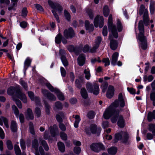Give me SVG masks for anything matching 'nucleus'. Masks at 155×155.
<instances>
[{
  "label": "nucleus",
  "instance_id": "59",
  "mask_svg": "<svg viewBox=\"0 0 155 155\" xmlns=\"http://www.w3.org/2000/svg\"><path fill=\"white\" fill-rule=\"evenodd\" d=\"M27 10L26 8H24L22 11L21 15L23 16H25L27 14Z\"/></svg>",
  "mask_w": 155,
  "mask_h": 155
},
{
  "label": "nucleus",
  "instance_id": "11",
  "mask_svg": "<svg viewBox=\"0 0 155 155\" xmlns=\"http://www.w3.org/2000/svg\"><path fill=\"white\" fill-rule=\"evenodd\" d=\"M39 152L41 155H45V153L42 149V147L45 150L48 151L49 150L48 146L45 141L43 140L39 141Z\"/></svg>",
  "mask_w": 155,
  "mask_h": 155
},
{
  "label": "nucleus",
  "instance_id": "18",
  "mask_svg": "<svg viewBox=\"0 0 155 155\" xmlns=\"http://www.w3.org/2000/svg\"><path fill=\"white\" fill-rule=\"evenodd\" d=\"M114 88L112 85H109L108 88L106 95L107 97L109 98H111L114 94Z\"/></svg>",
  "mask_w": 155,
  "mask_h": 155
},
{
  "label": "nucleus",
  "instance_id": "55",
  "mask_svg": "<svg viewBox=\"0 0 155 155\" xmlns=\"http://www.w3.org/2000/svg\"><path fill=\"white\" fill-rule=\"evenodd\" d=\"M90 47L88 45H85L83 48V51L84 52H87L89 51Z\"/></svg>",
  "mask_w": 155,
  "mask_h": 155
},
{
  "label": "nucleus",
  "instance_id": "62",
  "mask_svg": "<svg viewBox=\"0 0 155 155\" xmlns=\"http://www.w3.org/2000/svg\"><path fill=\"white\" fill-rule=\"evenodd\" d=\"M75 84L76 86L77 87L80 88L81 87V82L79 80H76L75 81Z\"/></svg>",
  "mask_w": 155,
  "mask_h": 155
},
{
  "label": "nucleus",
  "instance_id": "10",
  "mask_svg": "<svg viewBox=\"0 0 155 155\" xmlns=\"http://www.w3.org/2000/svg\"><path fill=\"white\" fill-rule=\"evenodd\" d=\"M104 19L102 16L97 15L94 20V24L95 27L99 26L102 28L104 24Z\"/></svg>",
  "mask_w": 155,
  "mask_h": 155
},
{
  "label": "nucleus",
  "instance_id": "57",
  "mask_svg": "<svg viewBox=\"0 0 155 155\" xmlns=\"http://www.w3.org/2000/svg\"><path fill=\"white\" fill-rule=\"evenodd\" d=\"M103 34L104 36H106L107 34V26H104L103 28Z\"/></svg>",
  "mask_w": 155,
  "mask_h": 155
},
{
  "label": "nucleus",
  "instance_id": "7",
  "mask_svg": "<svg viewBox=\"0 0 155 155\" xmlns=\"http://www.w3.org/2000/svg\"><path fill=\"white\" fill-rule=\"evenodd\" d=\"M46 85L51 91L54 92L59 100L63 101L64 99V95L58 89L54 88L50 83H47L46 84Z\"/></svg>",
  "mask_w": 155,
  "mask_h": 155
},
{
  "label": "nucleus",
  "instance_id": "14",
  "mask_svg": "<svg viewBox=\"0 0 155 155\" xmlns=\"http://www.w3.org/2000/svg\"><path fill=\"white\" fill-rule=\"evenodd\" d=\"M101 37H97L94 43L92 48L91 49L90 51L92 53L94 52L96 49L98 47L101 42Z\"/></svg>",
  "mask_w": 155,
  "mask_h": 155
},
{
  "label": "nucleus",
  "instance_id": "32",
  "mask_svg": "<svg viewBox=\"0 0 155 155\" xmlns=\"http://www.w3.org/2000/svg\"><path fill=\"white\" fill-rule=\"evenodd\" d=\"M117 124L119 127L121 128L123 127L124 126V124L123 117L122 116H119V120L117 122Z\"/></svg>",
  "mask_w": 155,
  "mask_h": 155
},
{
  "label": "nucleus",
  "instance_id": "1",
  "mask_svg": "<svg viewBox=\"0 0 155 155\" xmlns=\"http://www.w3.org/2000/svg\"><path fill=\"white\" fill-rule=\"evenodd\" d=\"M125 99L123 96L122 94L120 93L118 95V99L116 100L107 108L106 109L104 112L103 116L104 118L107 119L111 116V121L113 123L116 122L117 118L119 117V111L116 110V108L120 106L123 107L125 105Z\"/></svg>",
  "mask_w": 155,
  "mask_h": 155
},
{
  "label": "nucleus",
  "instance_id": "30",
  "mask_svg": "<svg viewBox=\"0 0 155 155\" xmlns=\"http://www.w3.org/2000/svg\"><path fill=\"white\" fill-rule=\"evenodd\" d=\"M28 94L31 100L35 101L36 103L38 102V98L37 97H35L34 93L33 92L31 91H28Z\"/></svg>",
  "mask_w": 155,
  "mask_h": 155
},
{
  "label": "nucleus",
  "instance_id": "12",
  "mask_svg": "<svg viewBox=\"0 0 155 155\" xmlns=\"http://www.w3.org/2000/svg\"><path fill=\"white\" fill-rule=\"evenodd\" d=\"M151 87V90L150 93V96H155V80H154L150 85H148L146 87V91L149 92L150 90Z\"/></svg>",
  "mask_w": 155,
  "mask_h": 155
},
{
  "label": "nucleus",
  "instance_id": "3",
  "mask_svg": "<svg viewBox=\"0 0 155 155\" xmlns=\"http://www.w3.org/2000/svg\"><path fill=\"white\" fill-rule=\"evenodd\" d=\"M138 27L139 33L137 37V38L139 46L142 49H145L147 48V43L146 38L143 35L144 26L142 21H139Z\"/></svg>",
  "mask_w": 155,
  "mask_h": 155
},
{
  "label": "nucleus",
  "instance_id": "39",
  "mask_svg": "<svg viewBox=\"0 0 155 155\" xmlns=\"http://www.w3.org/2000/svg\"><path fill=\"white\" fill-rule=\"evenodd\" d=\"M12 108L15 116L18 117L19 114V112L18 109L15 105H13L12 106Z\"/></svg>",
  "mask_w": 155,
  "mask_h": 155
},
{
  "label": "nucleus",
  "instance_id": "41",
  "mask_svg": "<svg viewBox=\"0 0 155 155\" xmlns=\"http://www.w3.org/2000/svg\"><path fill=\"white\" fill-rule=\"evenodd\" d=\"M54 108L58 109H61L62 108V105L59 101H57L55 103Z\"/></svg>",
  "mask_w": 155,
  "mask_h": 155
},
{
  "label": "nucleus",
  "instance_id": "26",
  "mask_svg": "<svg viewBox=\"0 0 155 155\" xmlns=\"http://www.w3.org/2000/svg\"><path fill=\"white\" fill-rule=\"evenodd\" d=\"M143 13L144 22L146 25H147L148 24H146V23H148L149 22V20L148 19V14L147 10V9H145L144 11H143Z\"/></svg>",
  "mask_w": 155,
  "mask_h": 155
},
{
  "label": "nucleus",
  "instance_id": "6",
  "mask_svg": "<svg viewBox=\"0 0 155 155\" xmlns=\"http://www.w3.org/2000/svg\"><path fill=\"white\" fill-rule=\"evenodd\" d=\"M86 88L88 91L94 94L97 95L99 93V88L98 84L95 83L92 85L90 83H87L86 84Z\"/></svg>",
  "mask_w": 155,
  "mask_h": 155
},
{
  "label": "nucleus",
  "instance_id": "34",
  "mask_svg": "<svg viewBox=\"0 0 155 155\" xmlns=\"http://www.w3.org/2000/svg\"><path fill=\"white\" fill-rule=\"evenodd\" d=\"M31 60L29 58H27L25 60L24 64V69L26 70L30 66L31 63Z\"/></svg>",
  "mask_w": 155,
  "mask_h": 155
},
{
  "label": "nucleus",
  "instance_id": "51",
  "mask_svg": "<svg viewBox=\"0 0 155 155\" xmlns=\"http://www.w3.org/2000/svg\"><path fill=\"white\" fill-rule=\"evenodd\" d=\"M95 115V114L94 112L92 111L89 112L87 114V117L90 119L93 118L94 117Z\"/></svg>",
  "mask_w": 155,
  "mask_h": 155
},
{
  "label": "nucleus",
  "instance_id": "20",
  "mask_svg": "<svg viewBox=\"0 0 155 155\" xmlns=\"http://www.w3.org/2000/svg\"><path fill=\"white\" fill-rule=\"evenodd\" d=\"M85 27L86 29L89 32H91L94 30V26L93 24H90L88 21L86 20L85 21Z\"/></svg>",
  "mask_w": 155,
  "mask_h": 155
},
{
  "label": "nucleus",
  "instance_id": "50",
  "mask_svg": "<svg viewBox=\"0 0 155 155\" xmlns=\"http://www.w3.org/2000/svg\"><path fill=\"white\" fill-rule=\"evenodd\" d=\"M87 13L90 18L91 19H92L93 18L94 15L93 11L91 10H88L87 11Z\"/></svg>",
  "mask_w": 155,
  "mask_h": 155
},
{
  "label": "nucleus",
  "instance_id": "58",
  "mask_svg": "<svg viewBox=\"0 0 155 155\" xmlns=\"http://www.w3.org/2000/svg\"><path fill=\"white\" fill-rule=\"evenodd\" d=\"M60 70L62 76L64 77H65L66 74V71L65 70L63 67H62L61 68Z\"/></svg>",
  "mask_w": 155,
  "mask_h": 155
},
{
  "label": "nucleus",
  "instance_id": "46",
  "mask_svg": "<svg viewBox=\"0 0 155 155\" xmlns=\"http://www.w3.org/2000/svg\"><path fill=\"white\" fill-rule=\"evenodd\" d=\"M60 136L61 139L64 140H66L67 139V136L65 133L61 132L60 134Z\"/></svg>",
  "mask_w": 155,
  "mask_h": 155
},
{
  "label": "nucleus",
  "instance_id": "44",
  "mask_svg": "<svg viewBox=\"0 0 155 155\" xmlns=\"http://www.w3.org/2000/svg\"><path fill=\"white\" fill-rule=\"evenodd\" d=\"M64 13L66 19L67 20L69 21L71 18L70 13L66 10H64Z\"/></svg>",
  "mask_w": 155,
  "mask_h": 155
},
{
  "label": "nucleus",
  "instance_id": "56",
  "mask_svg": "<svg viewBox=\"0 0 155 155\" xmlns=\"http://www.w3.org/2000/svg\"><path fill=\"white\" fill-rule=\"evenodd\" d=\"M103 62L105 63V66L109 65L110 64V60L109 58H104L103 60Z\"/></svg>",
  "mask_w": 155,
  "mask_h": 155
},
{
  "label": "nucleus",
  "instance_id": "31",
  "mask_svg": "<svg viewBox=\"0 0 155 155\" xmlns=\"http://www.w3.org/2000/svg\"><path fill=\"white\" fill-rule=\"evenodd\" d=\"M58 148L59 151L61 152H64L65 150V147L64 143L59 142L57 143Z\"/></svg>",
  "mask_w": 155,
  "mask_h": 155
},
{
  "label": "nucleus",
  "instance_id": "37",
  "mask_svg": "<svg viewBox=\"0 0 155 155\" xmlns=\"http://www.w3.org/2000/svg\"><path fill=\"white\" fill-rule=\"evenodd\" d=\"M81 96L83 98L86 99L87 97V94L85 88H83L81 89Z\"/></svg>",
  "mask_w": 155,
  "mask_h": 155
},
{
  "label": "nucleus",
  "instance_id": "29",
  "mask_svg": "<svg viewBox=\"0 0 155 155\" xmlns=\"http://www.w3.org/2000/svg\"><path fill=\"white\" fill-rule=\"evenodd\" d=\"M148 120L149 121H151L153 119H155V110H153L152 112H149L148 114Z\"/></svg>",
  "mask_w": 155,
  "mask_h": 155
},
{
  "label": "nucleus",
  "instance_id": "45",
  "mask_svg": "<svg viewBox=\"0 0 155 155\" xmlns=\"http://www.w3.org/2000/svg\"><path fill=\"white\" fill-rule=\"evenodd\" d=\"M122 26L120 21H118L117 23V29L118 32L121 31L122 30Z\"/></svg>",
  "mask_w": 155,
  "mask_h": 155
},
{
  "label": "nucleus",
  "instance_id": "9",
  "mask_svg": "<svg viewBox=\"0 0 155 155\" xmlns=\"http://www.w3.org/2000/svg\"><path fill=\"white\" fill-rule=\"evenodd\" d=\"M101 130L100 127L97 128L96 125L93 124L91 125L90 128L87 127L85 129V132L87 134H90L91 132L93 134H95L97 132H100Z\"/></svg>",
  "mask_w": 155,
  "mask_h": 155
},
{
  "label": "nucleus",
  "instance_id": "4",
  "mask_svg": "<svg viewBox=\"0 0 155 155\" xmlns=\"http://www.w3.org/2000/svg\"><path fill=\"white\" fill-rule=\"evenodd\" d=\"M48 2L49 5L52 9L51 10L55 18L57 21L58 23L59 22V18L57 14V12L59 14L61 13L63 10L62 8L59 4L54 3L50 0H48Z\"/></svg>",
  "mask_w": 155,
  "mask_h": 155
},
{
  "label": "nucleus",
  "instance_id": "61",
  "mask_svg": "<svg viewBox=\"0 0 155 155\" xmlns=\"http://www.w3.org/2000/svg\"><path fill=\"white\" fill-rule=\"evenodd\" d=\"M0 137L2 139L5 138V134L2 129L0 127Z\"/></svg>",
  "mask_w": 155,
  "mask_h": 155
},
{
  "label": "nucleus",
  "instance_id": "23",
  "mask_svg": "<svg viewBox=\"0 0 155 155\" xmlns=\"http://www.w3.org/2000/svg\"><path fill=\"white\" fill-rule=\"evenodd\" d=\"M119 54L117 52H115L113 54L112 56L111 64L113 65L116 64V62L117 60Z\"/></svg>",
  "mask_w": 155,
  "mask_h": 155
},
{
  "label": "nucleus",
  "instance_id": "17",
  "mask_svg": "<svg viewBox=\"0 0 155 155\" xmlns=\"http://www.w3.org/2000/svg\"><path fill=\"white\" fill-rule=\"evenodd\" d=\"M16 95L18 98H20L25 103L27 102V101L26 97L25 94L22 93L21 91H17Z\"/></svg>",
  "mask_w": 155,
  "mask_h": 155
},
{
  "label": "nucleus",
  "instance_id": "49",
  "mask_svg": "<svg viewBox=\"0 0 155 155\" xmlns=\"http://www.w3.org/2000/svg\"><path fill=\"white\" fill-rule=\"evenodd\" d=\"M74 151L75 153L78 154L81 152V149L79 147H75L74 148Z\"/></svg>",
  "mask_w": 155,
  "mask_h": 155
},
{
  "label": "nucleus",
  "instance_id": "24",
  "mask_svg": "<svg viewBox=\"0 0 155 155\" xmlns=\"http://www.w3.org/2000/svg\"><path fill=\"white\" fill-rule=\"evenodd\" d=\"M26 117L30 119H33L34 118V116L30 108H28L27 111L25 113Z\"/></svg>",
  "mask_w": 155,
  "mask_h": 155
},
{
  "label": "nucleus",
  "instance_id": "19",
  "mask_svg": "<svg viewBox=\"0 0 155 155\" xmlns=\"http://www.w3.org/2000/svg\"><path fill=\"white\" fill-rule=\"evenodd\" d=\"M61 40L64 44H65L67 43V40L64 38H62L61 35L59 33L55 38V42L56 43L59 44L61 42Z\"/></svg>",
  "mask_w": 155,
  "mask_h": 155
},
{
  "label": "nucleus",
  "instance_id": "2",
  "mask_svg": "<svg viewBox=\"0 0 155 155\" xmlns=\"http://www.w3.org/2000/svg\"><path fill=\"white\" fill-rule=\"evenodd\" d=\"M108 26L110 35L109 37L110 40V48L113 50H115L117 47V43L116 41L113 40L114 38H117L118 36L117 31L115 26L113 23L112 16L110 15L109 16Z\"/></svg>",
  "mask_w": 155,
  "mask_h": 155
},
{
  "label": "nucleus",
  "instance_id": "63",
  "mask_svg": "<svg viewBox=\"0 0 155 155\" xmlns=\"http://www.w3.org/2000/svg\"><path fill=\"white\" fill-rule=\"evenodd\" d=\"M68 49L70 52H73L74 51L75 48L74 46L70 45L68 47Z\"/></svg>",
  "mask_w": 155,
  "mask_h": 155
},
{
  "label": "nucleus",
  "instance_id": "43",
  "mask_svg": "<svg viewBox=\"0 0 155 155\" xmlns=\"http://www.w3.org/2000/svg\"><path fill=\"white\" fill-rule=\"evenodd\" d=\"M84 72L85 74V77L86 78L87 80L89 79L91 77L89 70L85 69L84 70Z\"/></svg>",
  "mask_w": 155,
  "mask_h": 155
},
{
  "label": "nucleus",
  "instance_id": "16",
  "mask_svg": "<svg viewBox=\"0 0 155 155\" xmlns=\"http://www.w3.org/2000/svg\"><path fill=\"white\" fill-rule=\"evenodd\" d=\"M42 92L44 95L46 96L50 100L53 101L56 100V97L54 94L49 92L48 90H43L42 91Z\"/></svg>",
  "mask_w": 155,
  "mask_h": 155
},
{
  "label": "nucleus",
  "instance_id": "53",
  "mask_svg": "<svg viewBox=\"0 0 155 155\" xmlns=\"http://www.w3.org/2000/svg\"><path fill=\"white\" fill-rule=\"evenodd\" d=\"M29 127L30 133L32 134H34L35 132L33 124L30 123L29 124Z\"/></svg>",
  "mask_w": 155,
  "mask_h": 155
},
{
  "label": "nucleus",
  "instance_id": "35",
  "mask_svg": "<svg viewBox=\"0 0 155 155\" xmlns=\"http://www.w3.org/2000/svg\"><path fill=\"white\" fill-rule=\"evenodd\" d=\"M64 114L62 112H60L56 115V119L59 122H61L62 121V118L64 117Z\"/></svg>",
  "mask_w": 155,
  "mask_h": 155
},
{
  "label": "nucleus",
  "instance_id": "42",
  "mask_svg": "<svg viewBox=\"0 0 155 155\" xmlns=\"http://www.w3.org/2000/svg\"><path fill=\"white\" fill-rule=\"evenodd\" d=\"M6 145L8 149L12 150L13 149V146L12 142L9 140H8L6 142Z\"/></svg>",
  "mask_w": 155,
  "mask_h": 155
},
{
  "label": "nucleus",
  "instance_id": "15",
  "mask_svg": "<svg viewBox=\"0 0 155 155\" xmlns=\"http://www.w3.org/2000/svg\"><path fill=\"white\" fill-rule=\"evenodd\" d=\"M59 52L61 56V60L63 65L65 67L67 66L68 63L65 57V51L61 49L60 50Z\"/></svg>",
  "mask_w": 155,
  "mask_h": 155
},
{
  "label": "nucleus",
  "instance_id": "52",
  "mask_svg": "<svg viewBox=\"0 0 155 155\" xmlns=\"http://www.w3.org/2000/svg\"><path fill=\"white\" fill-rule=\"evenodd\" d=\"M20 146L22 149L24 150L26 148L25 143L23 139H21L20 140Z\"/></svg>",
  "mask_w": 155,
  "mask_h": 155
},
{
  "label": "nucleus",
  "instance_id": "64",
  "mask_svg": "<svg viewBox=\"0 0 155 155\" xmlns=\"http://www.w3.org/2000/svg\"><path fill=\"white\" fill-rule=\"evenodd\" d=\"M59 127L60 129L63 131H65L66 130V128L64 124L61 123L59 124Z\"/></svg>",
  "mask_w": 155,
  "mask_h": 155
},
{
  "label": "nucleus",
  "instance_id": "33",
  "mask_svg": "<svg viewBox=\"0 0 155 155\" xmlns=\"http://www.w3.org/2000/svg\"><path fill=\"white\" fill-rule=\"evenodd\" d=\"M148 130L155 136V124H150L148 126Z\"/></svg>",
  "mask_w": 155,
  "mask_h": 155
},
{
  "label": "nucleus",
  "instance_id": "8",
  "mask_svg": "<svg viewBox=\"0 0 155 155\" xmlns=\"http://www.w3.org/2000/svg\"><path fill=\"white\" fill-rule=\"evenodd\" d=\"M91 149L94 152L98 153L104 149V145L101 143H94L90 145Z\"/></svg>",
  "mask_w": 155,
  "mask_h": 155
},
{
  "label": "nucleus",
  "instance_id": "60",
  "mask_svg": "<svg viewBox=\"0 0 155 155\" xmlns=\"http://www.w3.org/2000/svg\"><path fill=\"white\" fill-rule=\"evenodd\" d=\"M146 9L145 8V6L143 5H141L140 6V9L139 10V13L140 15H141L143 12L144 10Z\"/></svg>",
  "mask_w": 155,
  "mask_h": 155
},
{
  "label": "nucleus",
  "instance_id": "47",
  "mask_svg": "<svg viewBox=\"0 0 155 155\" xmlns=\"http://www.w3.org/2000/svg\"><path fill=\"white\" fill-rule=\"evenodd\" d=\"M13 100L15 102L18 108H22V105L20 101L19 100L14 98L13 99Z\"/></svg>",
  "mask_w": 155,
  "mask_h": 155
},
{
  "label": "nucleus",
  "instance_id": "48",
  "mask_svg": "<svg viewBox=\"0 0 155 155\" xmlns=\"http://www.w3.org/2000/svg\"><path fill=\"white\" fill-rule=\"evenodd\" d=\"M108 83H107L103 84L101 87V88L102 89V92H105L106 91V89L108 86Z\"/></svg>",
  "mask_w": 155,
  "mask_h": 155
},
{
  "label": "nucleus",
  "instance_id": "22",
  "mask_svg": "<svg viewBox=\"0 0 155 155\" xmlns=\"http://www.w3.org/2000/svg\"><path fill=\"white\" fill-rule=\"evenodd\" d=\"M85 58L84 55L82 54H80L78 59V64L80 66L83 65L85 63Z\"/></svg>",
  "mask_w": 155,
  "mask_h": 155
},
{
  "label": "nucleus",
  "instance_id": "25",
  "mask_svg": "<svg viewBox=\"0 0 155 155\" xmlns=\"http://www.w3.org/2000/svg\"><path fill=\"white\" fill-rule=\"evenodd\" d=\"M10 128L13 132H16L17 130V125L16 121L13 120L11 122Z\"/></svg>",
  "mask_w": 155,
  "mask_h": 155
},
{
  "label": "nucleus",
  "instance_id": "13",
  "mask_svg": "<svg viewBox=\"0 0 155 155\" xmlns=\"http://www.w3.org/2000/svg\"><path fill=\"white\" fill-rule=\"evenodd\" d=\"M64 35L66 38H71L74 36V33L72 28H70L68 30L66 29L64 31Z\"/></svg>",
  "mask_w": 155,
  "mask_h": 155
},
{
  "label": "nucleus",
  "instance_id": "36",
  "mask_svg": "<svg viewBox=\"0 0 155 155\" xmlns=\"http://www.w3.org/2000/svg\"><path fill=\"white\" fill-rule=\"evenodd\" d=\"M103 14L104 16L107 17L109 13V10L108 6H105L103 8Z\"/></svg>",
  "mask_w": 155,
  "mask_h": 155
},
{
  "label": "nucleus",
  "instance_id": "28",
  "mask_svg": "<svg viewBox=\"0 0 155 155\" xmlns=\"http://www.w3.org/2000/svg\"><path fill=\"white\" fill-rule=\"evenodd\" d=\"M33 148H34L36 151V155H39L38 152V143L37 140L35 139L33 141L32 143Z\"/></svg>",
  "mask_w": 155,
  "mask_h": 155
},
{
  "label": "nucleus",
  "instance_id": "21",
  "mask_svg": "<svg viewBox=\"0 0 155 155\" xmlns=\"http://www.w3.org/2000/svg\"><path fill=\"white\" fill-rule=\"evenodd\" d=\"M49 129L51 136L54 137L56 133L58 132V128L57 126L56 125H54L53 126H50Z\"/></svg>",
  "mask_w": 155,
  "mask_h": 155
},
{
  "label": "nucleus",
  "instance_id": "27",
  "mask_svg": "<svg viewBox=\"0 0 155 155\" xmlns=\"http://www.w3.org/2000/svg\"><path fill=\"white\" fill-rule=\"evenodd\" d=\"M117 148L115 147H112L108 149V153L111 155H114L117 151Z\"/></svg>",
  "mask_w": 155,
  "mask_h": 155
},
{
  "label": "nucleus",
  "instance_id": "5",
  "mask_svg": "<svg viewBox=\"0 0 155 155\" xmlns=\"http://www.w3.org/2000/svg\"><path fill=\"white\" fill-rule=\"evenodd\" d=\"M121 139L125 143L129 141L130 138L128 134L125 132H122L116 134L114 142L116 143L119 140Z\"/></svg>",
  "mask_w": 155,
  "mask_h": 155
},
{
  "label": "nucleus",
  "instance_id": "38",
  "mask_svg": "<svg viewBox=\"0 0 155 155\" xmlns=\"http://www.w3.org/2000/svg\"><path fill=\"white\" fill-rule=\"evenodd\" d=\"M15 91V88L13 87H9L7 90V93L8 94L12 95Z\"/></svg>",
  "mask_w": 155,
  "mask_h": 155
},
{
  "label": "nucleus",
  "instance_id": "40",
  "mask_svg": "<svg viewBox=\"0 0 155 155\" xmlns=\"http://www.w3.org/2000/svg\"><path fill=\"white\" fill-rule=\"evenodd\" d=\"M12 108L15 116L18 117L19 114V112L18 109L15 105H13L12 106Z\"/></svg>",
  "mask_w": 155,
  "mask_h": 155
},
{
  "label": "nucleus",
  "instance_id": "54",
  "mask_svg": "<svg viewBox=\"0 0 155 155\" xmlns=\"http://www.w3.org/2000/svg\"><path fill=\"white\" fill-rule=\"evenodd\" d=\"M20 84L26 90H27V84L23 80H21L20 81Z\"/></svg>",
  "mask_w": 155,
  "mask_h": 155
}]
</instances>
